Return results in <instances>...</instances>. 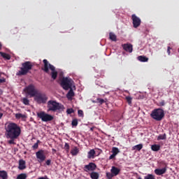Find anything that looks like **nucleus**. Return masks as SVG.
Segmentation results:
<instances>
[{"mask_svg": "<svg viewBox=\"0 0 179 179\" xmlns=\"http://www.w3.org/2000/svg\"><path fill=\"white\" fill-rule=\"evenodd\" d=\"M6 134L5 136L8 141L9 145H16L15 142L22 134L21 127L16 123L8 122L5 124Z\"/></svg>", "mask_w": 179, "mask_h": 179, "instance_id": "nucleus-1", "label": "nucleus"}, {"mask_svg": "<svg viewBox=\"0 0 179 179\" xmlns=\"http://www.w3.org/2000/svg\"><path fill=\"white\" fill-rule=\"evenodd\" d=\"M47 108H48V112H50V111L57 112V111L64 110V106L57 102V101H54V100H50L48 101Z\"/></svg>", "mask_w": 179, "mask_h": 179, "instance_id": "nucleus-2", "label": "nucleus"}, {"mask_svg": "<svg viewBox=\"0 0 179 179\" xmlns=\"http://www.w3.org/2000/svg\"><path fill=\"white\" fill-rule=\"evenodd\" d=\"M43 64H44V71L46 73H50V70L52 71L51 76L53 80H56L57 77L58 76V73L57 71H55V67L53 65H51L50 63H48V61L47 59H43ZM50 69V70H49Z\"/></svg>", "mask_w": 179, "mask_h": 179, "instance_id": "nucleus-3", "label": "nucleus"}, {"mask_svg": "<svg viewBox=\"0 0 179 179\" xmlns=\"http://www.w3.org/2000/svg\"><path fill=\"white\" fill-rule=\"evenodd\" d=\"M33 68L31 62H25L22 63L21 70L17 73V76H26L30 70Z\"/></svg>", "mask_w": 179, "mask_h": 179, "instance_id": "nucleus-4", "label": "nucleus"}, {"mask_svg": "<svg viewBox=\"0 0 179 179\" xmlns=\"http://www.w3.org/2000/svg\"><path fill=\"white\" fill-rule=\"evenodd\" d=\"M150 116L153 120L160 122L164 117V111L161 108L155 109L152 111Z\"/></svg>", "mask_w": 179, "mask_h": 179, "instance_id": "nucleus-5", "label": "nucleus"}, {"mask_svg": "<svg viewBox=\"0 0 179 179\" xmlns=\"http://www.w3.org/2000/svg\"><path fill=\"white\" fill-rule=\"evenodd\" d=\"M34 101L38 104H45L48 101V96L44 93L38 92V93L34 96Z\"/></svg>", "mask_w": 179, "mask_h": 179, "instance_id": "nucleus-6", "label": "nucleus"}, {"mask_svg": "<svg viewBox=\"0 0 179 179\" xmlns=\"http://www.w3.org/2000/svg\"><path fill=\"white\" fill-rule=\"evenodd\" d=\"M73 85V80L69 78H63L60 83L61 87L63 90L68 91L72 89V85Z\"/></svg>", "mask_w": 179, "mask_h": 179, "instance_id": "nucleus-7", "label": "nucleus"}, {"mask_svg": "<svg viewBox=\"0 0 179 179\" xmlns=\"http://www.w3.org/2000/svg\"><path fill=\"white\" fill-rule=\"evenodd\" d=\"M37 117L41 120L43 122H51L54 120V117L50 114H47L44 111H41L40 113H37Z\"/></svg>", "mask_w": 179, "mask_h": 179, "instance_id": "nucleus-8", "label": "nucleus"}, {"mask_svg": "<svg viewBox=\"0 0 179 179\" xmlns=\"http://www.w3.org/2000/svg\"><path fill=\"white\" fill-rule=\"evenodd\" d=\"M24 91L29 96L30 98L35 97L38 91L36 90V87L33 85H30L28 87H26Z\"/></svg>", "mask_w": 179, "mask_h": 179, "instance_id": "nucleus-9", "label": "nucleus"}, {"mask_svg": "<svg viewBox=\"0 0 179 179\" xmlns=\"http://www.w3.org/2000/svg\"><path fill=\"white\" fill-rule=\"evenodd\" d=\"M36 158L39 162L45 161V155H44V150H41L36 152Z\"/></svg>", "mask_w": 179, "mask_h": 179, "instance_id": "nucleus-10", "label": "nucleus"}, {"mask_svg": "<svg viewBox=\"0 0 179 179\" xmlns=\"http://www.w3.org/2000/svg\"><path fill=\"white\" fill-rule=\"evenodd\" d=\"M96 168V166L94 163H90L89 164L85 165L84 171H94Z\"/></svg>", "mask_w": 179, "mask_h": 179, "instance_id": "nucleus-11", "label": "nucleus"}, {"mask_svg": "<svg viewBox=\"0 0 179 179\" xmlns=\"http://www.w3.org/2000/svg\"><path fill=\"white\" fill-rule=\"evenodd\" d=\"M132 20H133L134 27H135V29H136L140 26L141 23V20L135 14L132 15Z\"/></svg>", "mask_w": 179, "mask_h": 179, "instance_id": "nucleus-12", "label": "nucleus"}, {"mask_svg": "<svg viewBox=\"0 0 179 179\" xmlns=\"http://www.w3.org/2000/svg\"><path fill=\"white\" fill-rule=\"evenodd\" d=\"M167 169L166 167H164L162 169H156L155 170V173L157 175V176H162L164 174L166 173Z\"/></svg>", "mask_w": 179, "mask_h": 179, "instance_id": "nucleus-13", "label": "nucleus"}, {"mask_svg": "<svg viewBox=\"0 0 179 179\" xmlns=\"http://www.w3.org/2000/svg\"><path fill=\"white\" fill-rule=\"evenodd\" d=\"M120 172V169L115 166H113L110 169V173L115 177L118 176Z\"/></svg>", "mask_w": 179, "mask_h": 179, "instance_id": "nucleus-14", "label": "nucleus"}, {"mask_svg": "<svg viewBox=\"0 0 179 179\" xmlns=\"http://www.w3.org/2000/svg\"><path fill=\"white\" fill-rule=\"evenodd\" d=\"M27 166H26V161L24 159H20L19 160V166L18 169L20 170H24L26 169Z\"/></svg>", "mask_w": 179, "mask_h": 179, "instance_id": "nucleus-15", "label": "nucleus"}, {"mask_svg": "<svg viewBox=\"0 0 179 179\" xmlns=\"http://www.w3.org/2000/svg\"><path fill=\"white\" fill-rule=\"evenodd\" d=\"M74 96H75V94L73 92V90L71 88L66 94V98L68 99L69 101H72V98L74 97Z\"/></svg>", "mask_w": 179, "mask_h": 179, "instance_id": "nucleus-16", "label": "nucleus"}, {"mask_svg": "<svg viewBox=\"0 0 179 179\" xmlns=\"http://www.w3.org/2000/svg\"><path fill=\"white\" fill-rule=\"evenodd\" d=\"M123 48L127 52H132L133 48H132V45L131 44H124L123 45Z\"/></svg>", "mask_w": 179, "mask_h": 179, "instance_id": "nucleus-17", "label": "nucleus"}, {"mask_svg": "<svg viewBox=\"0 0 179 179\" xmlns=\"http://www.w3.org/2000/svg\"><path fill=\"white\" fill-rule=\"evenodd\" d=\"M90 176L92 179H99V173L96 171H92L90 173Z\"/></svg>", "mask_w": 179, "mask_h": 179, "instance_id": "nucleus-18", "label": "nucleus"}, {"mask_svg": "<svg viewBox=\"0 0 179 179\" xmlns=\"http://www.w3.org/2000/svg\"><path fill=\"white\" fill-rule=\"evenodd\" d=\"M0 179H8V173L6 171H0Z\"/></svg>", "mask_w": 179, "mask_h": 179, "instance_id": "nucleus-19", "label": "nucleus"}, {"mask_svg": "<svg viewBox=\"0 0 179 179\" xmlns=\"http://www.w3.org/2000/svg\"><path fill=\"white\" fill-rule=\"evenodd\" d=\"M143 148V144L140 143L132 147V150L140 151Z\"/></svg>", "mask_w": 179, "mask_h": 179, "instance_id": "nucleus-20", "label": "nucleus"}, {"mask_svg": "<svg viewBox=\"0 0 179 179\" xmlns=\"http://www.w3.org/2000/svg\"><path fill=\"white\" fill-rule=\"evenodd\" d=\"M151 150L153 152H158L160 150L159 145L154 144L151 146Z\"/></svg>", "mask_w": 179, "mask_h": 179, "instance_id": "nucleus-21", "label": "nucleus"}, {"mask_svg": "<svg viewBox=\"0 0 179 179\" xmlns=\"http://www.w3.org/2000/svg\"><path fill=\"white\" fill-rule=\"evenodd\" d=\"M79 152V149L77 147H74L71 151V154L73 156H76Z\"/></svg>", "mask_w": 179, "mask_h": 179, "instance_id": "nucleus-22", "label": "nucleus"}, {"mask_svg": "<svg viewBox=\"0 0 179 179\" xmlns=\"http://www.w3.org/2000/svg\"><path fill=\"white\" fill-rule=\"evenodd\" d=\"M138 59L141 62H148V58L145 56H138Z\"/></svg>", "mask_w": 179, "mask_h": 179, "instance_id": "nucleus-23", "label": "nucleus"}, {"mask_svg": "<svg viewBox=\"0 0 179 179\" xmlns=\"http://www.w3.org/2000/svg\"><path fill=\"white\" fill-rule=\"evenodd\" d=\"M22 102L25 106H29L30 105V101L27 97H24L22 99Z\"/></svg>", "mask_w": 179, "mask_h": 179, "instance_id": "nucleus-24", "label": "nucleus"}, {"mask_svg": "<svg viewBox=\"0 0 179 179\" xmlns=\"http://www.w3.org/2000/svg\"><path fill=\"white\" fill-rule=\"evenodd\" d=\"M0 55H1L3 57V58H5L6 59H10V58H11L10 55L3 52H0Z\"/></svg>", "mask_w": 179, "mask_h": 179, "instance_id": "nucleus-25", "label": "nucleus"}, {"mask_svg": "<svg viewBox=\"0 0 179 179\" xmlns=\"http://www.w3.org/2000/svg\"><path fill=\"white\" fill-rule=\"evenodd\" d=\"M15 118L16 119H25V118H27V116H26V115L22 114V113H16Z\"/></svg>", "mask_w": 179, "mask_h": 179, "instance_id": "nucleus-26", "label": "nucleus"}, {"mask_svg": "<svg viewBox=\"0 0 179 179\" xmlns=\"http://www.w3.org/2000/svg\"><path fill=\"white\" fill-rule=\"evenodd\" d=\"M138 179H142V178L141 177H138ZM144 179H156V178H155L154 175H152V174H148L147 176H145L144 177Z\"/></svg>", "mask_w": 179, "mask_h": 179, "instance_id": "nucleus-27", "label": "nucleus"}, {"mask_svg": "<svg viewBox=\"0 0 179 179\" xmlns=\"http://www.w3.org/2000/svg\"><path fill=\"white\" fill-rule=\"evenodd\" d=\"M166 139V134H160L157 136V141H163Z\"/></svg>", "mask_w": 179, "mask_h": 179, "instance_id": "nucleus-28", "label": "nucleus"}, {"mask_svg": "<svg viewBox=\"0 0 179 179\" xmlns=\"http://www.w3.org/2000/svg\"><path fill=\"white\" fill-rule=\"evenodd\" d=\"M95 155V151L94 150L92 149L88 152V158L91 159L94 157V155Z\"/></svg>", "mask_w": 179, "mask_h": 179, "instance_id": "nucleus-29", "label": "nucleus"}, {"mask_svg": "<svg viewBox=\"0 0 179 179\" xmlns=\"http://www.w3.org/2000/svg\"><path fill=\"white\" fill-rule=\"evenodd\" d=\"M109 38L110 40H111L112 41H116V36L115 35V34L110 32L109 34Z\"/></svg>", "mask_w": 179, "mask_h": 179, "instance_id": "nucleus-30", "label": "nucleus"}, {"mask_svg": "<svg viewBox=\"0 0 179 179\" xmlns=\"http://www.w3.org/2000/svg\"><path fill=\"white\" fill-rule=\"evenodd\" d=\"M27 176L26 173H20L17 176V179H27Z\"/></svg>", "mask_w": 179, "mask_h": 179, "instance_id": "nucleus-31", "label": "nucleus"}, {"mask_svg": "<svg viewBox=\"0 0 179 179\" xmlns=\"http://www.w3.org/2000/svg\"><path fill=\"white\" fill-rule=\"evenodd\" d=\"M112 152L116 156L120 152V151L117 148L114 147L113 148Z\"/></svg>", "mask_w": 179, "mask_h": 179, "instance_id": "nucleus-32", "label": "nucleus"}, {"mask_svg": "<svg viewBox=\"0 0 179 179\" xmlns=\"http://www.w3.org/2000/svg\"><path fill=\"white\" fill-rule=\"evenodd\" d=\"M38 143H40V140H38L36 143H35L34 145H33L32 148L34 150H36L37 148H38Z\"/></svg>", "mask_w": 179, "mask_h": 179, "instance_id": "nucleus-33", "label": "nucleus"}, {"mask_svg": "<svg viewBox=\"0 0 179 179\" xmlns=\"http://www.w3.org/2000/svg\"><path fill=\"white\" fill-rule=\"evenodd\" d=\"M71 124L73 127H76L78 125V121L76 119L73 120Z\"/></svg>", "mask_w": 179, "mask_h": 179, "instance_id": "nucleus-34", "label": "nucleus"}, {"mask_svg": "<svg viewBox=\"0 0 179 179\" xmlns=\"http://www.w3.org/2000/svg\"><path fill=\"white\" fill-rule=\"evenodd\" d=\"M126 100L127 101L129 105H131V96H126Z\"/></svg>", "mask_w": 179, "mask_h": 179, "instance_id": "nucleus-35", "label": "nucleus"}, {"mask_svg": "<svg viewBox=\"0 0 179 179\" xmlns=\"http://www.w3.org/2000/svg\"><path fill=\"white\" fill-rule=\"evenodd\" d=\"M106 176L108 179H112L113 177H115L112 173H106Z\"/></svg>", "mask_w": 179, "mask_h": 179, "instance_id": "nucleus-36", "label": "nucleus"}, {"mask_svg": "<svg viewBox=\"0 0 179 179\" xmlns=\"http://www.w3.org/2000/svg\"><path fill=\"white\" fill-rule=\"evenodd\" d=\"M66 113H67L68 115H71V114L73 113V109L68 108L67 110H66Z\"/></svg>", "mask_w": 179, "mask_h": 179, "instance_id": "nucleus-37", "label": "nucleus"}, {"mask_svg": "<svg viewBox=\"0 0 179 179\" xmlns=\"http://www.w3.org/2000/svg\"><path fill=\"white\" fill-rule=\"evenodd\" d=\"M97 101H98V103H100L101 105L103 104V103H104V102H105L104 100H103V99H101V98H98V99H97Z\"/></svg>", "mask_w": 179, "mask_h": 179, "instance_id": "nucleus-38", "label": "nucleus"}, {"mask_svg": "<svg viewBox=\"0 0 179 179\" xmlns=\"http://www.w3.org/2000/svg\"><path fill=\"white\" fill-rule=\"evenodd\" d=\"M78 114L79 117H83V111L82 110H78Z\"/></svg>", "mask_w": 179, "mask_h": 179, "instance_id": "nucleus-39", "label": "nucleus"}, {"mask_svg": "<svg viewBox=\"0 0 179 179\" xmlns=\"http://www.w3.org/2000/svg\"><path fill=\"white\" fill-rule=\"evenodd\" d=\"M64 148H65V150H66L67 152H69V143H65V145H64Z\"/></svg>", "mask_w": 179, "mask_h": 179, "instance_id": "nucleus-40", "label": "nucleus"}, {"mask_svg": "<svg viewBox=\"0 0 179 179\" xmlns=\"http://www.w3.org/2000/svg\"><path fill=\"white\" fill-rule=\"evenodd\" d=\"M6 82V79L5 78H0V84L5 83Z\"/></svg>", "mask_w": 179, "mask_h": 179, "instance_id": "nucleus-41", "label": "nucleus"}, {"mask_svg": "<svg viewBox=\"0 0 179 179\" xmlns=\"http://www.w3.org/2000/svg\"><path fill=\"white\" fill-rule=\"evenodd\" d=\"M38 179H50V178H48V176H44L38 178Z\"/></svg>", "mask_w": 179, "mask_h": 179, "instance_id": "nucleus-42", "label": "nucleus"}, {"mask_svg": "<svg viewBox=\"0 0 179 179\" xmlns=\"http://www.w3.org/2000/svg\"><path fill=\"white\" fill-rule=\"evenodd\" d=\"M159 106H165V101H162L161 102H159Z\"/></svg>", "mask_w": 179, "mask_h": 179, "instance_id": "nucleus-43", "label": "nucleus"}, {"mask_svg": "<svg viewBox=\"0 0 179 179\" xmlns=\"http://www.w3.org/2000/svg\"><path fill=\"white\" fill-rule=\"evenodd\" d=\"M115 156H116V155L113 153V154L109 157V159H110V160L113 159V158H115Z\"/></svg>", "mask_w": 179, "mask_h": 179, "instance_id": "nucleus-44", "label": "nucleus"}, {"mask_svg": "<svg viewBox=\"0 0 179 179\" xmlns=\"http://www.w3.org/2000/svg\"><path fill=\"white\" fill-rule=\"evenodd\" d=\"M46 164H47L48 166H50V165L51 164V160H50V159H48V160L46 161Z\"/></svg>", "mask_w": 179, "mask_h": 179, "instance_id": "nucleus-45", "label": "nucleus"}, {"mask_svg": "<svg viewBox=\"0 0 179 179\" xmlns=\"http://www.w3.org/2000/svg\"><path fill=\"white\" fill-rule=\"evenodd\" d=\"M170 50H171V48L169 46L168 49H167V52H168L169 55H170V54H171Z\"/></svg>", "mask_w": 179, "mask_h": 179, "instance_id": "nucleus-46", "label": "nucleus"}, {"mask_svg": "<svg viewBox=\"0 0 179 179\" xmlns=\"http://www.w3.org/2000/svg\"><path fill=\"white\" fill-rule=\"evenodd\" d=\"M3 93V91L1 89H0V96H1Z\"/></svg>", "mask_w": 179, "mask_h": 179, "instance_id": "nucleus-47", "label": "nucleus"}, {"mask_svg": "<svg viewBox=\"0 0 179 179\" xmlns=\"http://www.w3.org/2000/svg\"><path fill=\"white\" fill-rule=\"evenodd\" d=\"M3 114L2 113H0V120L3 117Z\"/></svg>", "mask_w": 179, "mask_h": 179, "instance_id": "nucleus-48", "label": "nucleus"}, {"mask_svg": "<svg viewBox=\"0 0 179 179\" xmlns=\"http://www.w3.org/2000/svg\"><path fill=\"white\" fill-rule=\"evenodd\" d=\"M1 48H2V45L1 43H0V49H1Z\"/></svg>", "mask_w": 179, "mask_h": 179, "instance_id": "nucleus-49", "label": "nucleus"}, {"mask_svg": "<svg viewBox=\"0 0 179 179\" xmlns=\"http://www.w3.org/2000/svg\"><path fill=\"white\" fill-rule=\"evenodd\" d=\"M1 76H2V73H0V78H1Z\"/></svg>", "mask_w": 179, "mask_h": 179, "instance_id": "nucleus-50", "label": "nucleus"}, {"mask_svg": "<svg viewBox=\"0 0 179 179\" xmlns=\"http://www.w3.org/2000/svg\"><path fill=\"white\" fill-rule=\"evenodd\" d=\"M178 146H179V144H178Z\"/></svg>", "mask_w": 179, "mask_h": 179, "instance_id": "nucleus-51", "label": "nucleus"}]
</instances>
